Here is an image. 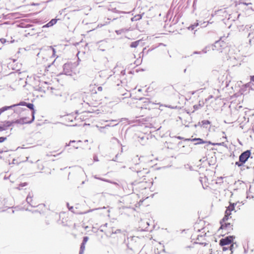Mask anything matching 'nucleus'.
Listing matches in <instances>:
<instances>
[{
	"label": "nucleus",
	"mask_w": 254,
	"mask_h": 254,
	"mask_svg": "<svg viewBox=\"0 0 254 254\" xmlns=\"http://www.w3.org/2000/svg\"><path fill=\"white\" fill-rule=\"evenodd\" d=\"M6 138L4 137H0V143H2L6 140Z\"/></svg>",
	"instance_id": "nucleus-29"
},
{
	"label": "nucleus",
	"mask_w": 254,
	"mask_h": 254,
	"mask_svg": "<svg viewBox=\"0 0 254 254\" xmlns=\"http://www.w3.org/2000/svg\"><path fill=\"white\" fill-rule=\"evenodd\" d=\"M229 216L225 214L224 217H223V218L222 219V221L220 222L225 223V221L228 219Z\"/></svg>",
	"instance_id": "nucleus-22"
},
{
	"label": "nucleus",
	"mask_w": 254,
	"mask_h": 254,
	"mask_svg": "<svg viewBox=\"0 0 254 254\" xmlns=\"http://www.w3.org/2000/svg\"><path fill=\"white\" fill-rule=\"evenodd\" d=\"M239 4H243L245 5H249L252 4V3H251V2L247 3V2L243 1L242 0H240L239 1Z\"/></svg>",
	"instance_id": "nucleus-23"
},
{
	"label": "nucleus",
	"mask_w": 254,
	"mask_h": 254,
	"mask_svg": "<svg viewBox=\"0 0 254 254\" xmlns=\"http://www.w3.org/2000/svg\"><path fill=\"white\" fill-rule=\"evenodd\" d=\"M142 18V15L140 14H137L135 15L131 18V21H137L140 20Z\"/></svg>",
	"instance_id": "nucleus-18"
},
{
	"label": "nucleus",
	"mask_w": 254,
	"mask_h": 254,
	"mask_svg": "<svg viewBox=\"0 0 254 254\" xmlns=\"http://www.w3.org/2000/svg\"><path fill=\"white\" fill-rule=\"evenodd\" d=\"M220 229L225 230L226 233L229 232L232 229V225L230 223L220 222Z\"/></svg>",
	"instance_id": "nucleus-5"
},
{
	"label": "nucleus",
	"mask_w": 254,
	"mask_h": 254,
	"mask_svg": "<svg viewBox=\"0 0 254 254\" xmlns=\"http://www.w3.org/2000/svg\"><path fill=\"white\" fill-rule=\"evenodd\" d=\"M140 41H141L140 40H137V41H134L133 42H132L130 46V47H131V48L137 47L138 46Z\"/></svg>",
	"instance_id": "nucleus-17"
},
{
	"label": "nucleus",
	"mask_w": 254,
	"mask_h": 254,
	"mask_svg": "<svg viewBox=\"0 0 254 254\" xmlns=\"http://www.w3.org/2000/svg\"><path fill=\"white\" fill-rule=\"evenodd\" d=\"M118 123H117V124H115L114 125H112L111 124H108V125H105V127H100V130L101 131V129H102V128H107L108 127H114V126L118 125Z\"/></svg>",
	"instance_id": "nucleus-20"
},
{
	"label": "nucleus",
	"mask_w": 254,
	"mask_h": 254,
	"mask_svg": "<svg viewBox=\"0 0 254 254\" xmlns=\"http://www.w3.org/2000/svg\"><path fill=\"white\" fill-rule=\"evenodd\" d=\"M14 124L13 122L5 121L2 123V125H0V131H3L7 129V128L12 124Z\"/></svg>",
	"instance_id": "nucleus-7"
},
{
	"label": "nucleus",
	"mask_w": 254,
	"mask_h": 254,
	"mask_svg": "<svg viewBox=\"0 0 254 254\" xmlns=\"http://www.w3.org/2000/svg\"><path fill=\"white\" fill-rule=\"evenodd\" d=\"M0 41L2 43L4 44V43H5L6 42V40L5 39H4V38H1V39H0Z\"/></svg>",
	"instance_id": "nucleus-30"
},
{
	"label": "nucleus",
	"mask_w": 254,
	"mask_h": 254,
	"mask_svg": "<svg viewBox=\"0 0 254 254\" xmlns=\"http://www.w3.org/2000/svg\"><path fill=\"white\" fill-rule=\"evenodd\" d=\"M250 79H251V82H249L247 83V84H246L245 86L246 87L252 88V85L253 84V83H252V81L254 82V75L251 76L250 77Z\"/></svg>",
	"instance_id": "nucleus-14"
},
{
	"label": "nucleus",
	"mask_w": 254,
	"mask_h": 254,
	"mask_svg": "<svg viewBox=\"0 0 254 254\" xmlns=\"http://www.w3.org/2000/svg\"><path fill=\"white\" fill-rule=\"evenodd\" d=\"M64 72L66 75H70L71 73V65L67 63L64 64L63 66Z\"/></svg>",
	"instance_id": "nucleus-6"
},
{
	"label": "nucleus",
	"mask_w": 254,
	"mask_h": 254,
	"mask_svg": "<svg viewBox=\"0 0 254 254\" xmlns=\"http://www.w3.org/2000/svg\"><path fill=\"white\" fill-rule=\"evenodd\" d=\"M76 170L78 172H82V173H83L84 172V170H83L82 168H81V167H77L76 168Z\"/></svg>",
	"instance_id": "nucleus-27"
},
{
	"label": "nucleus",
	"mask_w": 254,
	"mask_h": 254,
	"mask_svg": "<svg viewBox=\"0 0 254 254\" xmlns=\"http://www.w3.org/2000/svg\"><path fill=\"white\" fill-rule=\"evenodd\" d=\"M113 139L117 140L119 142V140L116 138L114 137Z\"/></svg>",
	"instance_id": "nucleus-41"
},
{
	"label": "nucleus",
	"mask_w": 254,
	"mask_h": 254,
	"mask_svg": "<svg viewBox=\"0 0 254 254\" xmlns=\"http://www.w3.org/2000/svg\"><path fill=\"white\" fill-rule=\"evenodd\" d=\"M201 107V105L200 104L194 105L193 106V108L195 110H198Z\"/></svg>",
	"instance_id": "nucleus-25"
},
{
	"label": "nucleus",
	"mask_w": 254,
	"mask_h": 254,
	"mask_svg": "<svg viewBox=\"0 0 254 254\" xmlns=\"http://www.w3.org/2000/svg\"><path fill=\"white\" fill-rule=\"evenodd\" d=\"M223 134H224V135H225V136H223L222 138H224V139H225L226 140V139H227V137H226V135H225V132H223Z\"/></svg>",
	"instance_id": "nucleus-35"
},
{
	"label": "nucleus",
	"mask_w": 254,
	"mask_h": 254,
	"mask_svg": "<svg viewBox=\"0 0 254 254\" xmlns=\"http://www.w3.org/2000/svg\"><path fill=\"white\" fill-rule=\"evenodd\" d=\"M26 185H27V184L26 183H24L21 184V186L24 187V186H25Z\"/></svg>",
	"instance_id": "nucleus-37"
},
{
	"label": "nucleus",
	"mask_w": 254,
	"mask_h": 254,
	"mask_svg": "<svg viewBox=\"0 0 254 254\" xmlns=\"http://www.w3.org/2000/svg\"><path fill=\"white\" fill-rule=\"evenodd\" d=\"M234 203L230 204L225 211V214L228 216H230L231 214V212L234 210Z\"/></svg>",
	"instance_id": "nucleus-8"
},
{
	"label": "nucleus",
	"mask_w": 254,
	"mask_h": 254,
	"mask_svg": "<svg viewBox=\"0 0 254 254\" xmlns=\"http://www.w3.org/2000/svg\"><path fill=\"white\" fill-rule=\"evenodd\" d=\"M32 196L33 195H31L30 194H29L26 198V201L31 206L35 207L36 205L32 202Z\"/></svg>",
	"instance_id": "nucleus-13"
},
{
	"label": "nucleus",
	"mask_w": 254,
	"mask_h": 254,
	"mask_svg": "<svg viewBox=\"0 0 254 254\" xmlns=\"http://www.w3.org/2000/svg\"><path fill=\"white\" fill-rule=\"evenodd\" d=\"M102 87L101 86H99L98 88H97V90L98 91H102Z\"/></svg>",
	"instance_id": "nucleus-32"
},
{
	"label": "nucleus",
	"mask_w": 254,
	"mask_h": 254,
	"mask_svg": "<svg viewBox=\"0 0 254 254\" xmlns=\"http://www.w3.org/2000/svg\"><path fill=\"white\" fill-rule=\"evenodd\" d=\"M13 108H15L14 109V112L17 114H20L23 111H25L26 112H29V111L27 110L26 109H24L21 107H17V106L13 107ZM13 108V107L12 108Z\"/></svg>",
	"instance_id": "nucleus-9"
},
{
	"label": "nucleus",
	"mask_w": 254,
	"mask_h": 254,
	"mask_svg": "<svg viewBox=\"0 0 254 254\" xmlns=\"http://www.w3.org/2000/svg\"><path fill=\"white\" fill-rule=\"evenodd\" d=\"M88 237H84L83 238V242L82 243V244H86V242L88 241Z\"/></svg>",
	"instance_id": "nucleus-26"
},
{
	"label": "nucleus",
	"mask_w": 254,
	"mask_h": 254,
	"mask_svg": "<svg viewBox=\"0 0 254 254\" xmlns=\"http://www.w3.org/2000/svg\"><path fill=\"white\" fill-rule=\"evenodd\" d=\"M216 145H223L224 144V142H222V143H217L216 144Z\"/></svg>",
	"instance_id": "nucleus-36"
},
{
	"label": "nucleus",
	"mask_w": 254,
	"mask_h": 254,
	"mask_svg": "<svg viewBox=\"0 0 254 254\" xmlns=\"http://www.w3.org/2000/svg\"><path fill=\"white\" fill-rule=\"evenodd\" d=\"M85 245L84 244H81V245L80 246V249L79 254H83L85 248Z\"/></svg>",
	"instance_id": "nucleus-19"
},
{
	"label": "nucleus",
	"mask_w": 254,
	"mask_h": 254,
	"mask_svg": "<svg viewBox=\"0 0 254 254\" xmlns=\"http://www.w3.org/2000/svg\"><path fill=\"white\" fill-rule=\"evenodd\" d=\"M201 123L203 126L207 125L210 124V122L208 120L202 121Z\"/></svg>",
	"instance_id": "nucleus-24"
},
{
	"label": "nucleus",
	"mask_w": 254,
	"mask_h": 254,
	"mask_svg": "<svg viewBox=\"0 0 254 254\" xmlns=\"http://www.w3.org/2000/svg\"><path fill=\"white\" fill-rule=\"evenodd\" d=\"M94 160L95 161H98V157L97 156H94Z\"/></svg>",
	"instance_id": "nucleus-34"
},
{
	"label": "nucleus",
	"mask_w": 254,
	"mask_h": 254,
	"mask_svg": "<svg viewBox=\"0 0 254 254\" xmlns=\"http://www.w3.org/2000/svg\"><path fill=\"white\" fill-rule=\"evenodd\" d=\"M67 205H68V209H69V210H70L71 211H72L74 213H76V214H85V213L91 212V211L94 210V209H91V210H88L87 211H86V212H78L77 211H76V210H75V209H76V208L75 209H74L73 208V207H72V206L69 207L68 206V203H67Z\"/></svg>",
	"instance_id": "nucleus-11"
},
{
	"label": "nucleus",
	"mask_w": 254,
	"mask_h": 254,
	"mask_svg": "<svg viewBox=\"0 0 254 254\" xmlns=\"http://www.w3.org/2000/svg\"><path fill=\"white\" fill-rule=\"evenodd\" d=\"M224 46V43L222 41H217L215 43L211 46H207L205 47L201 52H194L193 54H201V53L206 54L211 48L213 51H217L219 52H222V47Z\"/></svg>",
	"instance_id": "nucleus-1"
},
{
	"label": "nucleus",
	"mask_w": 254,
	"mask_h": 254,
	"mask_svg": "<svg viewBox=\"0 0 254 254\" xmlns=\"http://www.w3.org/2000/svg\"><path fill=\"white\" fill-rule=\"evenodd\" d=\"M76 142V141H75V140H70V141H69V142L68 144H66V146H69V145L70 144V143H74V142Z\"/></svg>",
	"instance_id": "nucleus-31"
},
{
	"label": "nucleus",
	"mask_w": 254,
	"mask_h": 254,
	"mask_svg": "<svg viewBox=\"0 0 254 254\" xmlns=\"http://www.w3.org/2000/svg\"><path fill=\"white\" fill-rule=\"evenodd\" d=\"M116 32L117 33V34H120V31L119 30H116Z\"/></svg>",
	"instance_id": "nucleus-38"
},
{
	"label": "nucleus",
	"mask_w": 254,
	"mask_h": 254,
	"mask_svg": "<svg viewBox=\"0 0 254 254\" xmlns=\"http://www.w3.org/2000/svg\"><path fill=\"white\" fill-rule=\"evenodd\" d=\"M14 124H20V125H23L25 124H26V121H23V119H22V118L19 119L18 120H16L15 121H13Z\"/></svg>",
	"instance_id": "nucleus-16"
},
{
	"label": "nucleus",
	"mask_w": 254,
	"mask_h": 254,
	"mask_svg": "<svg viewBox=\"0 0 254 254\" xmlns=\"http://www.w3.org/2000/svg\"><path fill=\"white\" fill-rule=\"evenodd\" d=\"M243 164L244 163H242V162H240V161L239 162H236L235 163V165L238 166V167L242 166Z\"/></svg>",
	"instance_id": "nucleus-28"
},
{
	"label": "nucleus",
	"mask_w": 254,
	"mask_h": 254,
	"mask_svg": "<svg viewBox=\"0 0 254 254\" xmlns=\"http://www.w3.org/2000/svg\"><path fill=\"white\" fill-rule=\"evenodd\" d=\"M111 122H117V121L116 120H113L111 121Z\"/></svg>",
	"instance_id": "nucleus-40"
},
{
	"label": "nucleus",
	"mask_w": 254,
	"mask_h": 254,
	"mask_svg": "<svg viewBox=\"0 0 254 254\" xmlns=\"http://www.w3.org/2000/svg\"><path fill=\"white\" fill-rule=\"evenodd\" d=\"M194 28V25H191L189 27V29L193 30Z\"/></svg>",
	"instance_id": "nucleus-33"
},
{
	"label": "nucleus",
	"mask_w": 254,
	"mask_h": 254,
	"mask_svg": "<svg viewBox=\"0 0 254 254\" xmlns=\"http://www.w3.org/2000/svg\"><path fill=\"white\" fill-rule=\"evenodd\" d=\"M203 237L202 236H200V238H202Z\"/></svg>",
	"instance_id": "nucleus-43"
},
{
	"label": "nucleus",
	"mask_w": 254,
	"mask_h": 254,
	"mask_svg": "<svg viewBox=\"0 0 254 254\" xmlns=\"http://www.w3.org/2000/svg\"><path fill=\"white\" fill-rule=\"evenodd\" d=\"M250 155L251 151L250 150H247L243 152L239 156L240 162L245 163L250 157Z\"/></svg>",
	"instance_id": "nucleus-2"
},
{
	"label": "nucleus",
	"mask_w": 254,
	"mask_h": 254,
	"mask_svg": "<svg viewBox=\"0 0 254 254\" xmlns=\"http://www.w3.org/2000/svg\"><path fill=\"white\" fill-rule=\"evenodd\" d=\"M13 105H15L16 106H25L29 109H31L32 110L31 115L32 116H34L35 114V110L34 109V105L32 103H27L25 102H21L19 104H14Z\"/></svg>",
	"instance_id": "nucleus-3"
},
{
	"label": "nucleus",
	"mask_w": 254,
	"mask_h": 254,
	"mask_svg": "<svg viewBox=\"0 0 254 254\" xmlns=\"http://www.w3.org/2000/svg\"><path fill=\"white\" fill-rule=\"evenodd\" d=\"M94 178L95 179H98V180L104 181V182H107L112 183L111 182H110L109 180H106V179H103V178H98V177H97V176L96 175L94 176Z\"/></svg>",
	"instance_id": "nucleus-21"
},
{
	"label": "nucleus",
	"mask_w": 254,
	"mask_h": 254,
	"mask_svg": "<svg viewBox=\"0 0 254 254\" xmlns=\"http://www.w3.org/2000/svg\"><path fill=\"white\" fill-rule=\"evenodd\" d=\"M233 240V236L226 237L222 239L220 241V245L222 246L229 245L232 243Z\"/></svg>",
	"instance_id": "nucleus-4"
},
{
	"label": "nucleus",
	"mask_w": 254,
	"mask_h": 254,
	"mask_svg": "<svg viewBox=\"0 0 254 254\" xmlns=\"http://www.w3.org/2000/svg\"><path fill=\"white\" fill-rule=\"evenodd\" d=\"M73 147L76 149H77L78 148V147L77 146H76V145H73Z\"/></svg>",
	"instance_id": "nucleus-39"
},
{
	"label": "nucleus",
	"mask_w": 254,
	"mask_h": 254,
	"mask_svg": "<svg viewBox=\"0 0 254 254\" xmlns=\"http://www.w3.org/2000/svg\"><path fill=\"white\" fill-rule=\"evenodd\" d=\"M22 118V119H23V121H26V124H30L32 122L34 121V120L35 119V117H34V116H32V119L30 120H29L28 119L27 117H23V118Z\"/></svg>",
	"instance_id": "nucleus-15"
},
{
	"label": "nucleus",
	"mask_w": 254,
	"mask_h": 254,
	"mask_svg": "<svg viewBox=\"0 0 254 254\" xmlns=\"http://www.w3.org/2000/svg\"><path fill=\"white\" fill-rule=\"evenodd\" d=\"M189 140H191V141L195 142L194 143L195 145L203 144L206 142L200 138H195L191 139H190Z\"/></svg>",
	"instance_id": "nucleus-10"
},
{
	"label": "nucleus",
	"mask_w": 254,
	"mask_h": 254,
	"mask_svg": "<svg viewBox=\"0 0 254 254\" xmlns=\"http://www.w3.org/2000/svg\"><path fill=\"white\" fill-rule=\"evenodd\" d=\"M79 142H81V141L80 140H78L77 141V143H79Z\"/></svg>",
	"instance_id": "nucleus-42"
},
{
	"label": "nucleus",
	"mask_w": 254,
	"mask_h": 254,
	"mask_svg": "<svg viewBox=\"0 0 254 254\" xmlns=\"http://www.w3.org/2000/svg\"><path fill=\"white\" fill-rule=\"evenodd\" d=\"M57 20H58L57 19H52L47 24H46V25H44L43 26V28L50 27H51V26H53L54 25H55L57 23Z\"/></svg>",
	"instance_id": "nucleus-12"
}]
</instances>
